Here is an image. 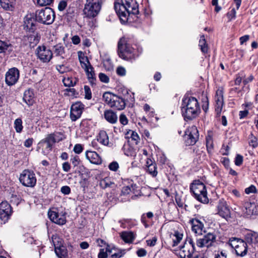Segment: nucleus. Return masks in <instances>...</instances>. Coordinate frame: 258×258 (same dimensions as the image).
Here are the masks:
<instances>
[{
	"label": "nucleus",
	"instance_id": "obj_13",
	"mask_svg": "<svg viewBox=\"0 0 258 258\" xmlns=\"http://www.w3.org/2000/svg\"><path fill=\"white\" fill-rule=\"evenodd\" d=\"M37 54L38 58L43 62H49L53 55L52 51L44 46H40L37 48Z\"/></svg>",
	"mask_w": 258,
	"mask_h": 258
},
{
	"label": "nucleus",
	"instance_id": "obj_36",
	"mask_svg": "<svg viewBox=\"0 0 258 258\" xmlns=\"http://www.w3.org/2000/svg\"><path fill=\"white\" fill-rule=\"evenodd\" d=\"M78 53L79 59L82 68H86L87 66L91 64L87 56L83 52L79 51Z\"/></svg>",
	"mask_w": 258,
	"mask_h": 258
},
{
	"label": "nucleus",
	"instance_id": "obj_3",
	"mask_svg": "<svg viewBox=\"0 0 258 258\" xmlns=\"http://www.w3.org/2000/svg\"><path fill=\"white\" fill-rule=\"evenodd\" d=\"M103 100L109 107L118 110H123L125 107L126 103L122 97L109 92L103 94Z\"/></svg>",
	"mask_w": 258,
	"mask_h": 258
},
{
	"label": "nucleus",
	"instance_id": "obj_38",
	"mask_svg": "<svg viewBox=\"0 0 258 258\" xmlns=\"http://www.w3.org/2000/svg\"><path fill=\"white\" fill-rule=\"evenodd\" d=\"M38 11L36 12V15H37ZM38 15L39 16H50L52 15V16H55V14L52 9L46 7L44 9H42L38 12Z\"/></svg>",
	"mask_w": 258,
	"mask_h": 258
},
{
	"label": "nucleus",
	"instance_id": "obj_16",
	"mask_svg": "<svg viewBox=\"0 0 258 258\" xmlns=\"http://www.w3.org/2000/svg\"><path fill=\"white\" fill-rule=\"evenodd\" d=\"M215 235L211 233H209L204 236L202 238L197 240V245L198 247H209L215 241Z\"/></svg>",
	"mask_w": 258,
	"mask_h": 258
},
{
	"label": "nucleus",
	"instance_id": "obj_21",
	"mask_svg": "<svg viewBox=\"0 0 258 258\" xmlns=\"http://www.w3.org/2000/svg\"><path fill=\"white\" fill-rule=\"evenodd\" d=\"M183 234L177 231L171 233L168 239V242L172 246H176L182 239Z\"/></svg>",
	"mask_w": 258,
	"mask_h": 258
},
{
	"label": "nucleus",
	"instance_id": "obj_12",
	"mask_svg": "<svg viewBox=\"0 0 258 258\" xmlns=\"http://www.w3.org/2000/svg\"><path fill=\"white\" fill-rule=\"evenodd\" d=\"M84 108V105L80 102L74 103L71 108L70 117L73 121L80 118Z\"/></svg>",
	"mask_w": 258,
	"mask_h": 258
},
{
	"label": "nucleus",
	"instance_id": "obj_52",
	"mask_svg": "<svg viewBox=\"0 0 258 258\" xmlns=\"http://www.w3.org/2000/svg\"><path fill=\"white\" fill-rule=\"evenodd\" d=\"M87 77L89 83L92 86L95 85L96 79L94 72H92V73L90 74H88Z\"/></svg>",
	"mask_w": 258,
	"mask_h": 258
},
{
	"label": "nucleus",
	"instance_id": "obj_60",
	"mask_svg": "<svg viewBox=\"0 0 258 258\" xmlns=\"http://www.w3.org/2000/svg\"><path fill=\"white\" fill-rule=\"evenodd\" d=\"M83 148L82 145L78 144L75 145L73 151L75 153L79 154L83 151Z\"/></svg>",
	"mask_w": 258,
	"mask_h": 258
},
{
	"label": "nucleus",
	"instance_id": "obj_50",
	"mask_svg": "<svg viewBox=\"0 0 258 258\" xmlns=\"http://www.w3.org/2000/svg\"><path fill=\"white\" fill-rule=\"evenodd\" d=\"M85 98L90 100L92 98V92L90 87L88 86L85 85L84 87Z\"/></svg>",
	"mask_w": 258,
	"mask_h": 258
},
{
	"label": "nucleus",
	"instance_id": "obj_32",
	"mask_svg": "<svg viewBox=\"0 0 258 258\" xmlns=\"http://www.w3.org/2000/svg\"><path fill=\"white\" fill-rule=\"evenodd\" d=\"M52 238L55 247V252L56 254L57 255L58 257L62 258L66 254V251L64 249V247H61L60 244H58V245L56 246V245L55 244L56 240L57 239L56 237H54V236H53Z\"/></svg>",
	"mask_w": 258,
	"mask_h": 258
},
{
	"label": "nucleus",
	"instance_id": "obj_57",
	"mask_svg": "<svg viewBox=\"0 0 258 258\" xmlns=\"http://www.w3.org/2000/svg\"><path fill=\"white\" fill-rule=\"evenodd\" d=\"M234 162L236 166H240L243 162V156L237 154L235 157Z\"/></svg>",
	"mask_w": 258,
	"mask_h": 258
},
{
	"label": "nucleus",
	"instance_id": "obj_26",
	"mask_svg": "<svg viewBox=\"0 0 258 258\" xmlns=\"http://www.w3.org/2000/svg\"><path fill=\"white\" fill-rule=\"evenodd\" d=\"M100 10L99 9L97 11L94 5L86 4L83 12L86 16H96Z\"/></svg>",
	"mask_w": 258,
	"mask_h": 258
},
{
	"label": "nucleus",
	"instance_id": "obj_11",
	"mask_svg": "<svg viewBox=\"0 0 258 258\" xmlns=\"http://www.w3.org/2000/svg\"><path fill=\"white\" fill-rule=\"evenodd\" d=\"M48 216L53 223L59 225H63L66 223V215L63 213H58L56 211L49 210Z\"/></svg>",
	"mask_w": 258,
	"mask_h": 258
},
{
	"label": "nucleus",
	"instance_id": "obj_59",
	"mask_svg": "<svg viewBox=\"0 0 258 258\" xmlns=\"http://www.w3.org/2000/svg\"><path fill=\"white\" fill-rule=\"evenodd\" d=\"M53 0H37V3L41 6H45L50 5Z\"/></svg>",
	"mask_w": 258,
	"mask_h": 258
},
{
	"label": "nucleus",
	"instance_id": "obj_20",
	"mask_svg": "<svg viewBox=\"0 0 258 258\" xmlns=\"http://www.w3.org/2000/svg\"><path fill=\"white\" fill-rule=\"evenodd\" d=\"M184 144L186 146L192 145L194 142V127L190 126L186 129L183 136Z\"/></svg>",
	"mask_w": 258,
	"mask_h": 258
},
{
	"label": "nucleus",
	"instance_id": "obj_48",
	"mask_svg": "<svg viewBox=\"0 0 258 258\" xmlns=\"http://www.w3.org/2000/svg\"><path fill=\"white\" fill-rule=\"evenodd\" d=\"M86 4L94 5L97 11L101 7V0H87Z\"/></svg>",
	"mask_w": 258,
	"mask_h": 258
},
{
	"label": "nucleus",
	"instance_id": "obj_4",
	"mask_svg": "<svg viewBox=\"0 0 258 258\" xmlns=\"http://www.w3.org/2000/svg\"><path fill=\"white\" fill-rule=\"evenodd\" d=\"M194 97L191 93H187L182 99L181 111L185 121L192 120L194 118L192 101Z\"/></svg>",
	"mask_w": 258,
	"mask_h": 258
},
{
	"label": "nucleus",
	"instance_id": "obj_15",
	"mask_svg": "<svg viewBox=\"0 0 258 258\" xmlns=\"http://www.w3.org/2000/svg\"><path fill=\"white\" fill-rule=\"evenodd\" d=\"M194 253V243L192 239H190L188 242L187 241L183 246L181 247L180 255L181 258H191Z\"/></svg>",
	"mask_w": 258,
	"mask_h": 258
},
{
	"label": "nucleus",
	"instance_id": "obj_14",
	"mask_svg": "<svg viewBox=\"0 0 258 258\" xmlns=\"http://www.w3.org/2000/svg\"><path fill=\"white\" fill-rule=\"evenodd\" d=\"M61 135L59 133L55 134H51L45 139L43 142L45 145V148L48 152L51 150L52 145L56 142H58L62 140V138L60 137Z\"/></svg>",
	"mask_w": 258,
	"mask_h": 258
},
{
	"label": "nucleus",
	"instance_id": "obj_64",
	"mask_svg": "<svg viewBox=\"0 0 258 258\" xmlns=\"http://www.w3.org/2000/svg\"><path fill=\"white\" fill-rule=\"evenodd\" d=\"M71 161L74 167L77 166L80 162V159L78 156H76L71 158Z\"/></svg>",
	"mask_w": 258,
	"mask_h": 258
},
{
	"label": "nucleus",
	"instance_id": "obj_45",
	"mask_svg": "<svg viewBox=\"0 0 258 258\" xmlns=\"http://www.w3.org/2000/svg\"><path fill=\"white\" fill-rule=\"evenodd\" d=\"M147 171L153 177H155L158 173L156 163L149 166V167H147Z\"/></svg>",
	"mask_w": 258,
	"mask_h": 258
},
{
	"label": "nucleus",
	"instance_id": "obj_39",
	"mask_svg": "<svg viewBox=\"0 0 258 258\" xmlns=\"http://www.w3.org/2000/svg\"><path fill=\"white\" fill-rule=\"evenodd\" d=\"M77 81V80L76 78L69 77H64L62 80L64 85L69 87L74 86L76 85Z\"/></svg>",
	"mask_w": 258,
	"mask_h": 258
},
{
	"label": "nucleus",
	"instance_id": "obj_19",
	"mask_svg": "<svg viewBox=\"0 0 258 258\" xmlns=\"http://www.w3.org/2000/svg\"><path fill=\"white\" fill-rule=\"evenodd\" d=\"M218 214L222 218L227 219L230 217V211L225 201L220 200L217 207Z\"/></svg>",
	"mask_w": 258,
	"mask_h": 258
},
{
	"label": "nucleus",
	"instance_id": "obj_40",
	"mask_svg": "<svg viewBox=\"0 0 258 258\" xmlns=\"http://www.w3.org/2000/svg\"><path fill=\"white\" fill-rule=\"evenodd\" d=\"M37 22L45 25L51 24L54 21L55 17H35Z\"/></svg>",
	"mask_w": 258,
	"mask_h": 258
},
{
	"label": "nucleus",
	"instance_id": "obj_47",
	"mask_svg": "<svg viewBox=\"0 0 258 258\" xmlns=\"http://www.w3.org/2000/svg\"><path fill=\"white\" fill-rule=\"evenodd\" d=\"M228 251L225 249H220L215 254L214 258H227Z\"/></svg>",
	"mask_w": 258,
	"mask_h": 258
},
{
	"label": "nucleus",
	"instance_id": "obj_5",
	"mask_svg": "<svg viewBox=\"0 0 258 258\" xmlns=\"http://www.w3.org/2000/svg\"><path fill=\"white\" fill-rule=\"evenodd\" d=\"M19 179L23 186L28 187H34L37 182L35 173L29 169L24 170L20 174Z\"/></svg>",
	"mask_w": 258,
	"mask_h": 258
},
{
	"label": "nucleus",
	"instance_id": "obj_29",
	"mask_svg": "<svg viewBox=\"0 0 258 258\" xmlns=\"http://www.w3.org/2000/svg\"><path fill=\"white\" fill-rule=\"evenodd\" d=\"M198 46L203 54L207 53L209 50L208 44L204 34L200 35Z\"/></svg>",
	"mask_w": 258,
	"mask_h": 258
},
{
	"label": "nucleus",
	"instance_id": "obj_31",
	"mask_svg": "<svg viewBox=\"0 0 258 258\" xmlns=\"http://www.w3.org/2000/svg\"><path fill=\"white\" fill-rule=\"evenodd\" d=\"M120 236L125 243H132L135 238V235L132 231H123L120 233Z\"/></svg>",
	"mask_w": 258,
	"mask_h": 258
},
{
	"label": "nucleus",
	"instance_id": "obj_34",
	"mask_svg": "<svg viewBox=\"0 0 258 258\" xmlns=\"http://www.w3.org/2000/svg\"><path fill=\"white\" fill-rule=\"evenodd\" d=\"M15 2V0H0V4L4 9L12 11L14 8Z\"/></svg>",
	"mask_w": 258,
	"mask_h": 258
},
{
	"label": "nucleus",
	"instance_id": "obj_6",
	"mask_svg": "<svg viewBox=\"0 0 258 258\" xmlns=\"http://www.w3.org/2000/svg\"><path fill=\"white\" fill-rule=\"evenodd\" d=\"M228 244L235 248L237 255L243 257L247 254V244L243 240L232 238L230 239Z\"/></svg>",
	"mask_w": 258,
	"mask_h": 258
},
{
	"label": "nucleus",
	"instance_id": "obj_1",
	"mask_svg": "<svg viewBox=\"0 0 258 258\" xmlns=\"http://www.w3.org/2000/svg\"><path fill=\"white\" fill-rule=\"evenodd\" d=\"M114 8L118 16L136 15L139 13L136 0H121V3L115 2Z\"/></svg>",
	"mask_w": 258,
	"mask_h": 258
},
{
	"label": "nucleus",
	"instance_id": "obj_8",
	"mask_svg": "<svg viewBox=\"0 0 258 258\" xmlns=\"http://www.w3.org/2000/svg\"><path fill=\"white\" fill-rule=\"evenodd\" d=\"M20 78V71L15 67L8 70L5 74V82L9 86L15 85Z\"/></svg>",
	"mask_w": 258,
	"mask_h": 258
},
{
	"label": "nucleus",
	"instance_id": "obj_44",
	"mask_svg": "<svg viewBox=\"0 0 258 258\" xmlns=\"http://www.w3.org/2000/svg\"><path fill=\"white\" fill-rule=\"evenodd\" d=\"M14 127L16 132L21 133L23 130L22 121L21 118H17L14 121Z\"/></svg>",
	"mask_w": 258,
	"mask_h": 258
},
{
	"label": "nucleus",
	"instance_id": "obj_51",
	"mask_svg": "<svg viewBox=\"0 0 258 258\" xmlns=\"http://www.w3.org/2000/svg\"><path fill=\"white\" fill-rule=\"evenodd\" d=\"M56 69L60 74H63L70 71L69 67L63 64L56 66Z\"/></svg>",
	"mask_w": 258,
	"mask_h": 258
},
{
	"label": "nucleus",
	"instance_id": "obj_7",
	"mask_svg": "<svg viewBox=\"0 0 258 258\" xmlns=\"http://www.w3.org/2000/svg\"><path fill=\"white\" fill-rule=\"evenodd\" d=\"M195 198L203 204H207L209 202L206 186L197 180H195Z\"/></svg>",
	"mask_w": 258,
	"mask_h": 258
},
{
	"label": "nucleus",
	"instance_id": "obj_58",
	"mask_svg": "<svg viewBox=\"0 0 258 258\" xmlns=\"http://www.w3.org/2000/svg\"><path fill=\"white\" fill-rule=\"evenodd\" d=\"M157 241V238L156 236H154L152 238V239H149L146 240V243L147 245L149 246H154L156 245Z\"/></svg>",
	"mask_w": 258,
	"mask_h": 258
},
{
	"label": "nucleus",
	"instance_id": "obj_53",
	"mask_svg": "<svg viewBox=\"0 0 258 258\" xmlns=\"http://www.w3.org/2000/svg\"><path fill=\"white\" fill-rule=\"evenodd\" d=\"M99 78L101 82L104 83H108L109 82V78L104 73H100L99 74Z\"/></svg>",
	"mask_w": 258,
	"mask_h": 258
},
{
	"label": "nucleus",
	"instance_id": "obj_54",
	"mask_svg": "<svg viewBox=\"0 0 258 258\" xmlns=\"http://www.w3.org/2000/svg\"><path fill=\"white\" fill-rule=\"evenodd\" d=\"M116 74L120 76H124L126 74L125 69L122 67H118L116 70Z\"/></svg>",
	"mask_w": 258,
	"mask_h": 258
},
{
	"label": "nucleus",
	"instance_id": "obj_63",
	"mask_svg": "<svg viewBox=\"0 0 258 258\" xmlns=\"http://www.w3.org/2000/svg\"><path fill=\"white\" fill-rule=\"evenodd\" d=\"M136 253L139 257H144L147 255V252L144 248H141L137 251Z\"/></svg>",
	"mask_w": 258,
	"mask_h": 258
},
{
	"label": "nucleus",
	"instance_id": "obj_28",
	"mask_svg": "<svg viewBox=\"0 0 258 258\" xmlns=\"http://www.w3.org/2000/svg\"><path fill=\"white\" fill-rule=\"evenodd\" d=\"M206 232V229L201 220L195 218V234L199 235Z\"/></svg>",
	"mask_w": 258,
	"mask_h": 258
},
{
	"label": "nucleus",
	"instance_id": "obj_37",
	"mask_svg": "<svg viewBox=\"0 0 258 258\" xmlns=\"http://www.w3.org/2000/svg\"><path fill=\"white\" fill-rule=\"evenodd\" d=\"M99 185L101 188H112L115 186V183L113 182L109 178L106 177L100 181Z\"/></svg>",
	"mask_w": 258,
	"mask_h": 258
},
{
	"label": "nucleus",
	"instance_id": "obj_61",
	"mask_svg": "<svg viewBox=\"0 0 258 258\" xmlns=\"http://www.w3.org/2000/svg\"><path fill=\"white\" fill-rule=\"evenodd\" d=\"M245 192L247 194L255 193L256 192V188L253 185H251L250 186L245 189Z\"/></svg>",
	"mask_w": 258,
	"mask_h": 258
},
{
	"label": "nucleus",
	"instance_id": "obj_22",
	"mask_svg": "<svg viewBox=\"0 0 258 258\" xmlns=\"http://www.w3.org/2000/svg\"><path fill=\"white\" fill-rule=\"evenodd\" d=\"M36 22L35 17H25L24 21V28L26 31L34 32Z\"/></svg>",
	"mask_w": 258,
	"mask_h": 258
},
{
	"label": "nucleus",
	"instance_id": "obj_33",
	"mask_svg": "<svg viewBox=\"0 0 258 258\" xmlns=\"http://www.w3.org/2000/svg\"><path fill=\"white\" fill-rule=\"evenodd\" d=\"M97 141L104 146H108L109 144L108 136L104 131H101L97 136Z\"/></svg>",
	"mask_w": 258,
	"mask_h": 258
},
{
	"label": "nucleus",
	"instance_id": "obj_41",
	"mask_svg": "<svg viewBox=\"0 0 258 258\" xmlns=\"http://www.w3.org/2000/svg\"><path fill=\"white\" fill-rule=\"evenodd\" d=\"M54 54L56 56H60L63 58L62 55L64 53V47L58 44L54 46Z\"/></svg>",
	"mask_w": 258,
	"mask_h": 258
},
{
	"label": "nucleus",
	"instance_id": "obj_35",
	"mask_svg": "<svg viewBox=\"0 0 258 258\" xmlns=\"http://www.w3.org/2000/svg\"><path fill=\"white\" fill-rule=\"evenodd\" d=\"M122 150L127 156H135L136 154L135 149L128 143L124 144Z\"/></svg>",
	"mask_w": 258,
	"mask_h": 258
},
{
	"label": "nucleus",
	"instance_id": "obj_42",
	"mask_svg": "<svg viewBox=\"0 0 258 258\" xmlns=\"http://www.w3.org/2000/svg\"><path fill=\"white\" fill-rule=\"evenodd\" d=\"M103 64L106 71H110L113 69V64L109 57H106L103 60Z\"/></svg>",
	"mask_w": 258,
	"mask_h": 258
},
{
	"label": "nucleus",
	"instance_id": "obj_30",
	"mask_svg": "<svg viewBox=\"0 0 258 258\" xmlns=\"http://www.w3.org/2000/svg\"><path fill=\"white\" fill-rule=\"evenodd\" d=\"M104 115L105 119L110 123H115L117 120V116L116 113L111 110L105 111Z\"/></svg>",
	"mask_w": 258,
	"mask_h": 258
},
{
	"label": "nucleus",
	"instance_id": "obj_27",
	"mask_svg": "<svg viewBox=\"0 0 258 258\" xmlns=\"http://www.w3.org/2000/svg\"><path fill=\"white\" fill-rule=\"evenodd\" d=\"M245 240L247 244L256 243L258 242V233L249 230L245 235Z\"/></svg>",
	"mask_w": 258,
	"mask_h": 258
},
{
	"label": "nucleus",
	"instance_id": "obj_25",
	"mask_svg": "<svg viewBox=\"0 0 258 258\" xmlns=\"http://www.w3.org/2000/svg\"><path fill=\"white\" fill-rule=\"evenodd\" d=\"M40 39V36L38 33H34L24 37V40L27 41L30 47H33L36 46L39 42Z\"/></svg>",
	"mask_w": 258,
	"mask_h": 258
},
{
	"label": "nucleus",
	"instance_id": "obj_55",
	"mask_svg": "<svg viewBox=\"0 0 258 258\" xmlns=\"http://www.w3.org/2000/svg\"><path fill=\"white\" fill-rule=\"evenodd\" d=\"M119 119L120 123L123 125H126L128 123V119L124 113L120 114Z\"/></svg>",
	"mask_w": 258,
	"mask_h": 258
},
{
	"label": "nucleus",
	"instance_id": "obj_17",
	"mask_svg": "<svg viewBox=\"0 0 258 258\" xmlns=\"http://www.w3.org/2000/svg\"><path fill=\"white\" fill-rule=\"evenodd\" d=\"M215 101L216 102L215 110L216 117H219L220 115L224 104L223 92L222 90L218 89L216 91L215 96Z\"/></svg>",
	"mask_w": 258,
	"mask_h": 258
},
{
	"label": "nucleus",
	"instance_id": "obj_23",
	"mask_svg": "<svg viewBox=\"0 0 258 258\" xmlns=\"http://www.w3.org/2000/svg\"><path fill=\"white\" fill-rule=\"evenodd\" d=\"M86 158L91 163L95 164H99L101 162V160L99 155L94 151H87L85 153Z\"/></svg>",
	"mask_w": 258,
	"mask_h": 258
},
{
	"label": "nucleus",
	"instance_id": "obj_56",
	"mask_svg": "<svg viewBox=\"0 0 258 258\" xmlns=\"http://www.w3.org/2000/svg\"><path fill=\"white\" fill-rule=\"evenodd\" d=\"M109 169L113 171H116L119 168V165L116 161L110 163L108 166Z\"/></svg>",
	"mask_w": 258,
	"mask_h": 258
},
{
	"label": "nucleus",
	"instance_id": "obj_10",
	"mask_svg": "<svg viewBox=\"0 0 258 258\" xmlns=\"http://www.w3.org/2000/svg\"><path fill=\"white\" fill-rule=\"evenodd\" d=\"M13 213V209L10 204L7 201H3L0 203V219L5 223L11 218Z\"/></svg>",
	"mask_w": 258,
	"mask_h": 258
},
{
	"label": "nucleus",
	"instance_id": "obj_2",
	"mask_svg": "<svg viewBox=\"0 0 258 258\" xmlns=\"http://www.w3.org/2000/svg\"><path fill=\"white\" fill-rule=\"evenodd\" d=\"M118 54L123 59L132 60L135 59L134 49L127 43V39L122 37L118 42Z\"/></svg>",
	"mask_w": 258,
	"mask_h": 258
},
{
	"label": "nucleus",
	"instance_id": "obj_43",
	"mask_svg": "<svg viewBox=\"0 0 258 258\" xmlns=\"http://www.w3.org/2000/svg\"><path fill=\"white\" fill-rule=\"evenodd\" d=\"M249 145L253 148H255L258 146V142L257 138L251 133L249 137Z\"/></svg>",
	"mask_w": 258,
	"mask_h": 258
},
{
	"label": "nucleus",
	"instance_id": "obj_18",
	"mask_svg": "<svg viewBox=\"0 0 258 258\" xmlns=\"http://www.w3.org/2000/svg\"><path fill=\"white\" fill-rule=\"evenodd\" d=\"M140 190L139 187L132 181L127 185H124L122 187L121 195L127 196L131 194H133L135 196L140 195Z\"/></svg>",
	"mask_w": 258,
	"mask_h": 258
},
{
	"label": "nucleus",
	"instance_id": "obj_49",
	"mask_svg": "<svg viewBox=\"0 0 258 258\" xmlns=\"http://www.w3.org/2000/svg\"><path fill=\"white\" fill-rule=\"evenodd\" d=\"M126 252L125 249H117L111 255L112 258H120L123 256Z\"/></svg>",
	"mask_w": 258,
	"mask_h": 258
},
{
	"label": "nucleus",
	"instance_id": "obj_24",
	"mask_svg": "<svg viewBox=\"0 0 258 258\" xmlns=\"http://www.w3.org/2000/svg\"><path fill=\"white\" fill-rule=\"evenodd\" d=\"M23 99L28 106L32 105L35 102L33 90L30 89L26 90L24 93Z\"/></svg>",
	"mask_w": 258,
	"mask_h": 258
},
{
	"label": "nucleus",
	"instance_id": "obj_62",
	"mask_svg": "<svg viewBox=\"0 0 258 258\" xmlns=\"http://www.w3.org/2000/svg\"><path fill=\"white\" fill-rule=\"evenodd\" d=\"M60 191L65 195H69L71 192V188L69 186H63L60 188Z\"/></svg>",
	"mask_w": 258,
	"mask_h": 258
},
{
	"label": "nucleus",
	"instance_id": "obj_46",
	"mask_svg": "<svg viewBox=\"0 0 258 258\" xmlns=\"http://www.w3.org/2000/svg\"><path fill=\"white\" fill-rule=\"evenodd\" d=\"M202 108L206 112L209 108V101L208 97L203 94L202 95Z\"/></svg>",
	"mask_w": 258,
	"mask_h": 258
},
{
	"label": "nucleus",
	"instance_id": "obj_9",
	"mask_svg": "<svg viewBox=\"0 0 258 258\" xmlns=\"http://www.w3.org/2000/svg\"><path fill=\"white\" fill-rule=\"evenodd\" d=\"M242 212L243 216L249 218L257 214V204L254 202L245 201L243 206Z\"/></svg>",
	"mask_w": 258,
	"mask_h": 258
}]
</instances>
